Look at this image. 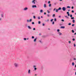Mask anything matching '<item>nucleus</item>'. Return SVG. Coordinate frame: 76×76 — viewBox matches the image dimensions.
I'll return each instance as SVG.
<instances>
[{
  "mask_svg": "<svg viewBox=\"0 0 76 76\" xmlns=\"http://www.w3.org/2000/svg\"><path fill=\"white\" fill-rule=\"evenodd\" d=\"M49 21V19H48L47 20H45V22H48Z\"/></svg>",
  "mask_w": 76,
  "mask_h": 76,
  "instance_id": "obj_24",
  "label": "nucleus"
},
{
  "mask_svg": "<svg viewBox=\"0 0 76 76\" xmlns=\"http://www.w3.org/2000/svg\"><path fill=\"white\" fill-rule=\"evenodd\" d=\"M66 7H64L62 8V10L63 11H66Z\"/></svg>",
  "mask_w": 76,
  "mask_h": 76,
  "instance_id": "obj_2",
  "label": "nucleus"
},
{
  "mask_svg": "<svg viewBox=\"0 0 76 76\" xmlns=\"http://www.w3.org/2000/svg\"><path fill=\"white\" fill-rule=\"evenodd\" d=\"M74 47H76V45L75 44H74Z\"/></svg>",
  "mask_w": 76,
  "mask_h": 76,
  "instance_id": "obj_51",
  "label": "nucleus"
},
{
  "mask_svg": "<svg viewBox=\"0 0 76 76\" xmlns=\"http://www.w3.org/2000/svg\"><path fill=\"white\" fill-rule=\"evenodd\" d=\"M37 38H36L34 39V42H36V41H37Z\"/></svg>",
  "mask_w": 76,
  "mask_h": 76,
  "instance_id": "obj_11",
  "label": "nucleus"
},
{
  "mask_svg": "<svg viewBox=\"0 0 76 76\" xmlns=\"http://www.w3.org/2000/svg\"><path fill=\"white\" fill-rule=\"evenodd\" d=\"M43 12V10H41L40 11V13H42V12Z\"/></svg>",
  "mask_w": 76,
  "mask_h": 76,
  "instance_id": "obj_15",
  "label": "nucleus"
},
{
  "mask_svg": "<svg viewBox=\"0 0 76 76\" xmlns=\"http://www.w3.org/2000/svg\"><path fill=\"white\" fill-rule=\"evenodd\" d=\"M56 4H57V3H54V5H56Z\"/></svg>",
  "mask_w": 76,
  "mask_h": 76,
  "instance_id": "obj_48",
  "label": "nucleus"
},
{
  "mask_svg": "<svg viewBox=\"0 0 76 76\" xmlns=\"http://www.w3.org/2000/svg\"><path fill=\"white\" fill-rule=\"evenodd\" d=\"M48 4H49V3H50V1H49L48 2Z\"/></svg>",
  "mask_w": 76,
  "mask_h": 76,
  "instance_id": "obj_43",
  "label": "nucleus"
},
{
  "mask_svg": "<svg viewBox=\"0 0 76 76\" xmlns=\"http://www.w3.org/2000/svg\"><path fill=\"white\" fill-rule=\"evenodd\" d=\"M56 10V8H54V9L53 10V11H54Z\"/></svg>",
  "mask_w": 76,
  "mask_h": 76,
  "instance_id": "obj_58",
  "label": "nucleus"
},
{
  "mask_svg": "<svg viewBox=\"0 0 76 76\" xmlns=\"http://www.w3.org/2000/svg\"><path fill=\"white\" fill-rule=\"evenodd\" d=\"M33 18H34V19H35V16H33Z\"/></svg>",
  "mask_w": 76,
  "mask_h": 76,
  "instance_id": "obj_41",
  "label": "nucleus"
},
{
  "mask_svg": "<svg viewBox=\"0 0 76 76\" xmlns=\"http://www.w3.org/2000/svg\"><path fill=\"white\" fill-rule=\"evenodd\" d=\"M34 22H32V25H34Z\"/></svg>",
  "mask_w": 76,
  "mask_h": 76,
  "instance_id": "obj_40",
  "label": "nucleus"
},
{
  "mask_svg": "<svg viewBox=\"0 0 76 76\" xmlns=\"http://www.w3.org/2000/svg\"><path fill=\"white\" fill-rule=\"evenodd\" d=\"M70 61H72V59H70Z\"/></svg>",
  "mask_w": 76,
  "mask_h": 76,
  "instance_id": "obj_59",
  "label": "nucleus"
},
{
  "mask_svg": "<svg viewBox=\"0 0 76 76\" xmlns=\"http://www.w3.org/2000/svg\"><path fill=\"white\" fill-rule=\"evenodd\" d=\"M75 75H76V71L75 73Z\"/></svg>",
  "mask_w": 76,
  "mask_h": 76,
  "instance_id": "obj_63",
  "label": "nucleus"
},
{
  "mask_svg": "<svg viewBox=\"0 0 76 76\" xmlns=\"http://www.w3.org/2000/svg\"><path fill=\"white\" fill-rule=\"evenodd\" d=\"M61 21H62V22H64V20L63 19H62Z\"/></svg>",
  "mask_w": 76,
  "mask_h": 76,
  "instance_id": "obj_50",
  "label": "nucleus"
},
{
  "mask_svg": "<svg viewBox=\"0 0 76 76\" xmlns=\"http://www.w3.org/2000/svg\"><path fill=\"white\" fill-rule=\"evenodd\" d=\"M54 22L53 21V22H52V24H53V25H54Z\"/></svg>",
  "mask_w": 76,
  "mask_h": 76,
  "instance_id": "obj_47",
  "label": "nucleus"
},
{
  "mask_svg": "<svg viewBox=\"0 0 76 76\" xmlns=\"http://www.w3.org/2000/svg\"><path fill=\"white\" fill-rule=\"evenodd\" d=\"M72 33H74V32H75V31H74V30H72Z\"/></svg>",
  "mask_w": 76,
  "mask_h": 76,
  "instance_id": "obj_28",
  "label": "nucleus"
},
{
  "mask_svg": "<svg viewBox=\"0 0 76 76\" xmlns=\"http://www.w3.org/2000/svg\"><path fill=\"white\" fill-rule=\"evenodd\" d=\"M44 15H46V12H44Z\"/></svg>",
  "mask_w": 76,
  "mask_h": 76,
  "instance_id": "obj_60",
  "label": "nucleus"
},
{
  "mask_svg": "<svg viewBox=\"0 0 76 76\" xmlns=\"http://www.w3.org/2000/svg\"><path fill=\"white\" fill-rule=\"evenodd\" d=\"M58 34H59V35H62V33H60V32H58Z\"/></svg>",
  "mask_w": 76,
  "mask_h": 76,
  "instance_id": "obj_9",
  "label": "nucleus"
},
{
  "mask_svg": "<svg viewBox=\"0 0 76 76\" xmlns=\"http://www.w3.org/2000/svg\"><path fill=\"white\" fill-rule=\"evenodd\" d=\"M68 25H71V23H69Z\"/></svg>",
  "mask_w": 76,
  "mask_h": 76,
  "instance_id": "obj_45",
  "label": "nucleus"
},
{
  "mask_svg": "<svg viewBox=\"0 0 76 76\" xmlns=\"http://www.w3.org/2000/svg\"><path fill=\"white\" fill-rule=\"evenodd\" d=\"M66 13L68 14V16H70V14L69 13V12H67Z\"/></svg>",
  "mask_w": 76,
  "mask_h": 76,
  "instance_id": "obj_8",
  "label": "nucleus"
},
{
  "mask_svg": "<svg viewBox=\"0 0 76 76\" xmlns=\"http://www.w3.org/2000/svg\"><path fill=\"white\" fill-rule=\"evenodd\" d=\"M39 42H40V43H42V42L41 41L39 40Z\"/></svg>",
  "mask_w": 76,
  "mask_h": 76,
  "instance_id": "obj_55",
  "label": "nucleus"
},
{
  "mask_svg": "<svg viewBox=\"0 0 76 76\" xmlns=\"http://www.w3.org/2000/svg\"><path fill=\"white\" fill-rule=\"evenodd\" d=\"M71 19H75V18H74V17H71Z\"/></svg>",
  "mask_w": 76,
  "mask_h": 76,
  "instance_id": "obj_31",
  "label": "nucleus"
},
{
  "mask_svg": "<svg viewBox=\"0 0 76 76\" xmlns=\"http://www.w3.org/2000/svg\"><path fill=\"white\" fill-rule=\"evenodd\" d=\"M61 8L60 7H59L58 9V10H61Z\"/></svg>",
  "mask_w": 76,
  "mask_h": 76,
  "instance_id": "obj_17",
  "label": "nucleus"
},
{
  "mask_svg": "<svg viewBox=\"0 0 76 76\" xmlns=\"http://www.w3.org/2000/svg\"><path fill=\"white\" fill-rule=\"evenodd\" d=\"M28 28L29 29H32V28L31 27H30V26H28Z\"/></svg>",
  "mask_w": 76,
  "mask_h": 76,
  "instance_id": "obj_7",
  "label": "nucleus"
},
{
  "mask_svg": "<svg viewBox=\"0 0 76 76\" xmlns=\"http://www.w3.org/2000/svg\"><path fill=\"white\" fill-rule=\"evenodd\" d=\"M33 31H35V28H33Z\"/></svg>",
  "mask_w": 76,
  "mask_h": 76,
  "instance_id": "obj_49",
  "label": "nucleus"
},
{
  "mask_svg": "<svg viewBox=\"0 0 76 76\" xmlns=\"http://www.w3.org/2000/svg\"><path fill=\"white\" fill-rule=\"evenodd\" d=\"M72 22L73 23H75V20H72Z\"/></svg>",
  "mask_w": 76,
  "mask_h": 76,
  "instance_id": "obj_20",
  "label": "nucleus"
},
{
  "mask_svg": "<svg viewBox=\"0 0 76 76\" xmlns=\"http://www.w3.org/2000/svg\"><path fill=\"white\" fill-rule=\"evenodd\" d=\"M28 9V7H25L23 9V10H27Z\"/></svg>",
  "mask_w": 76,
  "mask_h": 76,
  "instance_id": "obj_3",
  "label": "nucleus"
},
{
  "mask_svg": "<svg viewBox=\"0 0 76 76\" xmlns=\"http://www.w3.org/2000/svg\"><path fill=\"white\" fill-rule=\"evenodd\" d=\"M72 40L73 41H75V38L73 39Z\"/></svg>",
  "mask_w": 76,
  "mask_h": 76,
  "instance_id": "obj_32",
  "label": "nucleus"
},
{
  "mask_svg": "<svg viewBox=\"0 0 76 76\" xmlns=\"http://www.w3.org/2000/svg\"><path fill=\"white\" fill-rule=\"evenodd\" d=\"M42 26H45V24L44 23H43L42 24Z\"/></svg>",
  "mask_w": 76,
  "mask_h": 76,
  "instance_id": "obj_54",
  "label": "nucleus"
},
{
  "mask_svg": "<svg viewBox=\"0 0 76 76\" xmlns=\"http://www.w3.org/2000/svg\"><path fill=\"white\" fill-rule=\"evenodd\" d=\"M47 11L48 13H50V12L48 10H47Z\"/></svg>",
  "mask_w": 76,
  "mask_h": 76,
  "instance_id": "obj_26",
  "label": "nucleus"
},
{
  "mask_svg": "<svg viewBox=\"0 0 76 76\" xmlns=\"http://www.w3.org/2000/svg\"><path fill=\"white\" fill-rule=\"evenodd\" d=\"M70 18H72V14L70 15Z\"/></svg>",
  "mask_w": 76,
  "mask_h": 76,
  "instance_id": "obj_46",
  "label": "nucleus"
},
{
  "mask_svg": "<svg viewBox=\"0 0 76 76\" xmlns=\"http://www.w3.org/2000/svg\"><path fill=\"white\" fill-rule=\"evenodd\" d=\"M27 40H28V39H29V38H27Z\"/></svg>",
  "mask_w": 76,
  "mask_h": 76,
  "instance_id": "obj_61",
  "label": "nucleus"
},
{
  "mask_svg": "<svg viewBox=\"0 0 76 76\" xmlns=\"http://www.w3.org/2000/svg\"><path fill=\"white\" fill-rule=\"evenodd\" d=\"M38 24H40L41 23V21H39L38 22Z\"/></svg>",
  "mask_w": 76,
  "mask_h": 76,
  "instance_id": "obj_23",
  "label": "nucleus"
},
{
  "mask_svg": "<svg viewBox=\"0 0 76 76\" xmlns=\"http://www.w3.org/2000/svg\"><path fill=\"white\" fill-rule=\"evenodd\" d=\"M24 40H25V41H26V38H24Z\"/></svg>",
  "mask_w": 76,
  "mask_h": 76,
  "instance_id": "obj_37",
  "label": "nucleus"
},
{
  "mask_svg": "<svg viewBox=\"0 0 76 76\" xmlns=\"http://www.w3.org/2000/svg\"><path fill=\"white\" fill-rule=\"evenodd\" d=\"M37 69L36 68H34V70H37Z\"/></svg>",
  "mask_w": 76,
  "mask_h": 76,
  "instance_id": "obj_42",
  "label": "nucleus"
},
{
  "mask_svg": "<svg viewBox=\"0 0 76 76\" xmlns=\"http://www.w3.org/2000/svg\"><path fill=\"white\" fill-rule=\"evenodd\" d=\"M72 26H75V24H73L72 25Z\"/></svg>",
  "mask_w": 76,
  "mask_h": 76,
  "instance_id": "obj_52",
  "label": "nucleus"
},
{
  "mask_svg": "<svg viewBox=\"0 0 76 76\" xmlns=\"http://www.w3.org/2000/svg\"><path fill=\"white\" fill-rule=\"evenodd\" d=\"M74 35H76V33H75L74 34Z\"/></svg>",
  "mask_w": 76,
  "mask_h": 76,
  "instance_id": "obj_62",
  "label": "nucleus"
},
{
  "mask_svg": "<svg viewBox=\"0 0 76 76\" xmlns=\"http://www.w3.org/2000/svg\"><path fill=\"white\" fill-rule=\"evenodd\" d=\"M69 44H71V41H69Z\"/></svg>",
  "mask_w": 76,
  "mask_h": 76,
  "instance_id": "obj_44",
  "label": "nucleus"
},
{
  "mask_svg": "<svg viewBox=\"0 0 76 76\" xmlns=\"http://www.w3.org/2000/svg\"><path fill=\"white\" fill-rule=\"evenodd\" d=\"M72 13H74V10H72Z\"/></svg>",
  "mask_w": 76,
  "mask_h": 76,
  "instance_id": "obj_53",
  "label": "nucleus"
},
{
  "mask_svg": "<svg viewBox=\"0 0 76 76\" xmlns=\"http://www.w3.org/2000/svg\"><path fill=\"white\" fill-rule=\"evenodd\" d=\"M55 14H53V15H52V17H55Z\"/></svg>",
  "mask_w": 76,
  "mask_h": 76,
  "instance_id": "obj_21",
  "label": "nucleus"
},
{
  "mask_svg": "<svg viewBox=\"0 0 76 76\" xmlns=\"http://www.w3.org/2000/svg\"><path fill=\"white\" fill-rule=\"evenodd\" d=\"M71 9H74V7H73V6L72 7Z\"/></svg>",
  "mask_w": 76,
  "mask_h": 76,
  "instance_id": "obj_38",
  "label": "nucleus"
},
{
  "mask_svg": "<svg viewBox=\"0 0 76 76\" xmlns=\"http://www.w3.org/2000/svg\"><path fill=\"white\" fill-rule=\"evenodd\" d=\"M31 38H32V39H34V36H32L31 37Z\"/></svg>",
  "mask_w": 76,
  "mask_h": 76,
  "instance_id": "obj_35",
  "label": "nucleus"
},
{
  "mask_svg": "<svg viewBox=\"0 0 76 76\" xmlns=\"http://www.w3.org/2000/svg\"><path fill=\"white\" fill-rule=\"evenodd\" d=\"M53 20H54V19H51V20H50V22H53Z\"/></svg>",
  "mask_w": 76,
  "mask_h": 76,
  "instance_id": "obj_30",
  "label": "nucleus"
},
{
  "mask_svg": "<svg viewBox=\"0 0 76 76\" xmlns=\"http://www.w3.org/2000/svg\"><path fill=\"white\" fill-rule=\"evenodd\" d=\"M58 9L56 10V12H58Z\"/></svg>",
  "mask_w": 76,
  "mask_h": 76,
  "instance_id": "obj_22",
  "label": "nucleus"
},
{
  "mask_svg": "<svg viewBox=\"0 0 76 76\" xmlns=\"http://www.w3.org/2000/svg\"><path fill=\"white\" fill-rule=\"evenodd\" d=\"M75 67H76V65H75Z\"/></svg>",
  "mask_w": 76,
  "mask_h": 76,
  "instance_id": "obj_64",
  "label": "nucleus"
},
{
  "mask_svg": "<svg viewBox=\"0 0 76 76\" xmlns=\"http://www.w3.org/2000/svg\"><path fill=\"white\" fill-rule=\"evenodd\" d=\"M14 66L16 68L18 67V66H19V65L17 63H15L14 64Z\"/></svg>",
  "mask_w": 76,
  "mask_h": 76,
  "instance_id": "obj_1",
  "label": "nucleus"
},
{
  "mask_svg": "<svg viewBox=\"0 0 76 76\" xmlns=\"http://www.w3.org/2000/svg\"><path fill=\"white\" fill-rule=\"evenodd\" d=\"M32 19H30V20H29V22H31V21H32Z\"/></svg>",
  "mask_w": 76,
  "mask_h": 76,
  "instance_id": "obj_25",
  "label": "nucleus"
},
{
  "mask_svg": "<svg viewBox=\"0 0 76 76\" xmlns=\"http://www.w3.org/2000/svg\"><path fill=\"white\" fill-rule=\"evenodd\" d=\"M67 8H68V9H70L71 7L69 6H68L67 7Z\"/></svg>",
  "mask_w": 76,
  "mask_h": 76,
  "instance_id": "obj_16",
  "label": "nucleus"
},
{
  "mask_svg": "<svg viewBox=\"0 0 76 76\" xmlns=\"http://www.w3.org/2000/svg\"><path fill=\"white\" fill-rule=\"evenodd\" d=\"M4 15V13H2L1 14V17L2 18H3V16Z\"/></svg>",
  "mask_w": 76,
  "mask_h": 76,
  "instance_id": "obj_12",
  "label": "nucleus"
},
{
  "mask_svg": "<svg viewBox=\"0 0 76 76\" xmlns=\"http://www.w3.org/2000/svg\"><path fill=\"white\" fill-rule=\"evenodd\" d=\"M32 7L34 8V7L37 8V6L36 5H33L32 6Z\"/></svg>",
  "mask_w": 76,
  "mask_h": 76,
  "instance_id": "obj_6",
  "label": "nucleus"
},
{
  "mask_svg": "<svg viewBox=\"0 0 76 76\" xmlns=\"http://www.w3.org/2000/svg\"><path fill=\"white\" fill-rule=\"evenodd\" d=\"M44 8H45V7H47V6H46V4H44Z\"/></svg>",
  "mask_w": 76,
  "mask_h": 76,
  "instance_id": "obj_10",
  "label": "nucleus"
},
{
  "mask_svg": "<svg viewBox=\"0 0 76 76\" xmlns=\"http://www.w3.org/2000/svg\"><path fill=\"white\" fill-rule=\"evenodd\" d=\"M58 18H61V16H58Z\"/></svg>",
  "mask_w": 76,
  "mask_h": 76,
  "instance_id": "obj_57",
  "label": "nucleus"
},
{
  "mask_svg": "<svg viewBox=\"0 0 76 76\" xmlns=\"http://www.w3.org/2000/svg\"><path fill=\"white\" fill-rule=\"evenodd\" d=\"M72 66H73L75 65V63L74 62H72Z\"/></svg>",
  "mask_w": 76,
  "mask_h": 76,
  "instance_id": "obj_14",
  "label": "nucleus"
},
{
  "mask_svg": "<svg viewBox=\"0 0 76 76\" xmlns=\"http://www.w3.org/2000/svg\"><path fill=\"white\" fill-rule=\"evenodd\" d=\"M28 74H31V70L30 69H29L28 71Z\"/></svg>",
  "mask_w": 76,
  "mask_h": 76,
  "instance_id": "obj_5",
  "label": "nucleus"
},
{
  "mask_svg": "<svg viewBox=\"0 0 76 76\" xmlns=\"http://www.w3.org/2000/svg\"><path fill=\"white\" fill-rule=\"evenodd\" d=\"M29 22V20H27V22L28 23V22Z\"/></svg>",
  "mask_w": 76,
  "mask_h": 76,
  "instance_id": "obj_34",
  "label": "nucleus"
},
{
  "mask_svg": "<svg viewBox=\"0 0 76 76\" xmlns=\"http://www.w3.org/2000/svg\"><path fill=\"white\" fill-rule=\"evenodd\" d=\"M65 18H66L67 19H69V17H68V16H65Z\"/></svg>",
  "mask_w": 76,
  "mask_h": 76,
  "instance_id": "obj_18",
  "label": "nucleus"
},
{
  "mask_svg": "<svg viewBox=\"0 0 76 76\" xmlns=\"http://www.w3.org/2000/svg\"><path fill=\"white\" fill-rule=\"evenodd\" d=\"M54 20L55 22H56L57 21V19H56V18H55L54 19Z\"/></svg>",
  "mask_w": 76,
  "mask_h": 76,
  "instance_id": "obj_19",
  "label": "nucleus"
},
{
  "mask_svg": "<svg viewBox=\"0 0 76 76\" xmlns=\"http://www.w3.org/2000/svg\"><path fill=\"white\" fill-rule=\"evenodd\" d=\"M35 0H33L32 1V3H33V4H35L36 3L35 2Z\"/></svg>",
  "mask_w": 76,
  "mask_h": 76,
  "instance_id": "obj_4",
  "label": "nucleus"
},
{
  "mask_svg": "<svg viewBox=\"0 0 76 76\" xmlns=\"http://www.w3.org/2000/svg\"><path fill=\"white\" fill-rule=\"evenodd\" d=\"M49 7H51V4H49Z\"/></svg>",
  "mask_w": 76,
  "mask_h": 76,
  "instance_id": "obj_27",
  "label": "nucleus"
},
{
  "mask_svg": "<svg viewBox=\"0 0 76 76\" xmlns=\"http://www.w3.org/2000/svg\"><path fill=\"white\" fill-rule=\"evenodd\" d=\"M38 19H40V17L39 16V17H38Z\"/></svg>",
  "mask_w": 76,
  "mask_h": 76,
  "instance_id": "obj_36",
  "label": "nucleus"
},
{
  "mask_svg": "<svg viewBox=\"0 0 76 76\" xmlns=\"http://www.w3.org/2000/svg\"><path fill=\"white\" fill-rule=\"evenodd\" d=\"M47 16H48V17H50V15L49 14H48Z\"/></svg>",
  "mask_w": 76,
  "mask_h": 76,
  "instance_id": "obj_29",
  "label": "nucleus"
},
{
  "mask_svg": "<svg viewBox=\"0 0 76 76\" xmlns=\"http://www.w3.org/2000/svg\"><path fill=\"white\" fill-rule=\"evenodd\" d=\"M61 28L62 29H64V28H65V27H64V26H61Z\"/></svg>",
  "mask_w": 76,
  "mask_h": 76,
  "instance_id": "obj_13",
  "label": "nucleus"
},
{
  "mask_svg": "<svg viewBox=\"0 0 76 76\" xmlns=\"http://www.w3.org/2000/svg\"><path fill=\"white\" fill-rule=\"evenodd\" d=\"M73 60H76V58H73Z\"/></svg>",
  "mask_w": 76,
  "mask_h": 76,
  "instance_id": "obj_56",
  "label": "nucleus"
},
{
  "mask_svg": "<svg viewBox=\"0 0 76 76\" xmlns=\"http://www.w3.org/2000/svg\"><path fill=\"white\" fill-rule=\"evenodd\" d=\"M33 67H34V68H36V66H35V65H34V66H33Z\"/></svg>",
  "mask_w": 76,
  "mask_h": 76,
  "instance_id": "obj_33",
  "label": "nucleus"
},
{
  "mask_svg": "<svg viewBox=\"0 0 76 76\" xmlns=\"http://www.w3.org/2000/svg\"><path fill=\"white\" fill-rule=\"evenodd\" d=\"M57 32H59L60 31V30L58 29L57 30Z\"/></svg>",
  "mask_w": 76,
  "mask_h": 76,
  "instance_id": "obj_39",
  "label": "nucleus"
}]
</instances>
